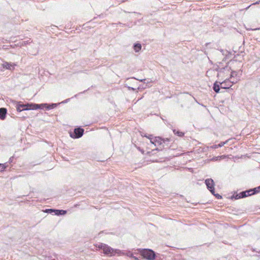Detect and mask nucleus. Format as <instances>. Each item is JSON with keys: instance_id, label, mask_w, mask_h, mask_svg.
<instances>
[{"instance_id": "25", "label": "nucleus", "mask_w": 260, "mask_h": 260, "mask_svg": "<svg viewBox=\"0 0 260 260\" xmlns=\"http://www.w3.org/2000/svg\"><path fill=\"white\" fill-rule=\"evenodd\" d=\"M140 81L144 83H148L149 82L147 81V82H146L147 81V80L146 79H142V80H140Z\"/></svg>"}, {"instance_id": "9", "label": "nucleus", "mask_w": 260, "mask_h": 260, "mask_svg": "<svg viewBox=\"0 0 260 260\" xmlns=\"http://www.w3.org/2000/svg\"><path fill=\"white\" fill-rule=\"evenodd\" d=\"M7 110L5 108H0V119L4 120L6 118Z\"/></svg>"}, {"instance_id": "19", "label": "nucleus", "mask_w": 260, "mask_h": 260, "mask_svg": "<svg viewBox=\"0 0 260 260\" xmlns=\"http://www.w3.org/2000/svg\"><path fill=\"white\" fill-rule=\"evenodd\" d=\"M239 194H240V197L241 199L247 197L246 192H245V191H243L239 193Z\"/></svg>"}, {"instance_id": "26", "label": "nucleus", "mask_w": 260, "mask_h": 260, "mask_svg": "<svg viewBox=\"0 0 260 260\" xmlns=\"http://www.w3.org/2000/svg\"><path fill=\"white\" fill-rule=\"evenodd\" d=\"M13 159H14V157H13V156L9 158V162L11 163V162H12V161H13Z\"/></svg>"}, {"instance_id": "4", "label": "nucleus", "mask_w": 260, "mask_h": 260, "mask_svg": "<svg viewBox=\"0 0 260 260\" xmlns=\"http://www.w3.org/2000/svg\"><path fill=\"white\" fill-rule=\"evenodd\" d=\"M84 129L81 127L76 128L73 132L70 133V136L74 139H78L81 138L84 133Z\"/></svg>"}, {"instance_id": "27", "label": "nucleus", "mask_w": 260, "mask_h": 260, "mask_svg": "<svg viewBox=\"0 0 260 260\" xmlns=\"http://www.w3.org/2000/svg\"><path fill=\"white\" fill-rule=\"evenodd\" d=\"M169 140H170V139H168V138L165 139V143L166 142H167H167H168V141H169Z\"/></svg>"}, {"instance_id": "14", "label": "nucleus", "mask_w": 260, "mask_h": 260, "mask_svg": "<svg viewBox=\"0 0 260 260\" xmlns=\"http://www.w3.org/2000/svg\"><path fill=\"white\" fill-rule=\"evenodd\" d=\"M57 104H47V106H46V109L47 110L52 109L56 107Z\"/></svg>"}, {"instance_id": "24", "label": "nucleus", "mask_w": 260, "mask_h": 260, "mask_svg": "<svg viewBox=\"0 0 260 260\" xmlns=\"http://www.w3.org/2000/svg\"><path fill=\"white\" fill-rule=\"evenodd\" d=\"M54 210L53 209H47L46 210V212L49 213H52L53 212L54 213Z\"/></svg>"}, {"instance_id": "20", "label": "nucleus", "mask_w": 260, "mask_h": 260, "mask_svg": "<svg viewBox=\"0 0 260 260\" xmlns=\"http://www.w3.org/2000/svg\"><path fill=\"white\" fill-rule=\"evenodd\" d=\"M254 191L255 192V194L260 192V185L257 187L253 188Z\"/></svg>"}, {"instance_id": "8", "label": "nucleus", "mask_w": 260, "mask_h": 260, "mask_svg": "<svg viewBox=\"0 0 260 260\" xmlns=\"http://www.w3.org/2000/svg\"><path fill=\"white\" fill-rule=\"evenodd\" d=\"M32 110H37V109H42L43 108H46V106H47V103L41 104H37L32 103Z\"/></svg>"}, {"instance_id": "23", "label": "nucleus", "mask_w": 260, "mask_h": 260, "mask_svg": "<svg viewBox=\"0 0 260 260\" xmlns=\"http://www.w3.org/2000/svg\"><path fill=\"white\" fill-rule=\"evenodd\" d=\"M232 199H235V200H237V199H241L240 198V194L239 193V194H237L236 195H234L232 196Z\"/></svg>"}, {"instance_id": "22", "label": "nucleus", "mask_w": 260, "mask_h": 260, "mask_svg": "<svg viewBox=\"0 0 260 260\" xmlns=\"http://www.w3.org/2000/svg\"><path fill=\"white\" fill-rule=\"evenodd\" d=\"M212 194H213L217 199H221L222 198V196L218 193H215L214 192Z\"/></svg>"}, {"instance_id": "16", "label": "nucleus", "mask_w": 260, "mask_h": 260, "mask_svg": "<svg viewBox=\"0 0 260 260\" xmlns=\"http://www.w3.org/2000/svg\"><path fill=\"white\" fill-rule=\"evenodd\" d=\"M238 77V78H236L238 79V81L239 80V78H240V76H238V73L236 72V71H232L231 72V78H232V77ZM234 80H235V79H234Z\"/></svg>"}, {"instance_id": "5", "label": "nucleus", "mask_w": 260, "mask_h": 260, "mask_svg": "<svg viewBox=\"0 0 260 260\" xmlns=\"http://www.w3.org/2000/svg\"><path fill=\"white\" fill-rule=\"evenodd\" d=\"M237 79L235 80H233L232 81H230L229 80H225L222 82H219V84H220V86L221 88L223 89H229L231 87L233 84L237 83L238 81Z\"/></svg>"}, {"instance_id": "6", "label": "nucleus", "mask_w": 260, "mask_h": 260, "mask_svg": "<svg viewBox=\"0 0 260 260\" xmlns=\"http://www.w3.org/2000/svg\"><path fill=\"white\" fill-rule=\"evenodd\" d=\"M205 184L211 193H214V182L213 179L211 178L206 179Z\"/></svg>"}, {"instance_id": "31", "label": "nucleus", "mask_w": 260, "mask_h": 260, "mask_svg": "<svg viewBox=\"0 0 260 260\" xmlns=\"http://www.w3.org/2000/svg\"><path fill=\"white\" fill-rule=\"evenodd\" d=\"M52 260H55V259H52Z\"/></svg>"}, {"instance_id": "11", "label": "nucleus", "mask_w": 260, "mask_h": 260, "mask_svg": "<svg viewBox=\"0 0 260 260\" xmlns=\"http://www.w3.org/2000/svg\"><path fill=\"white\" fill-rule=\"evenodd\" d=\"M67 213V211L64 210H58L55 209L54 210V214L56 215H63Z\"/></svg>"}, {"instance_id": "10", "label": "nucleus", "mask_w": 260, "mask_h": 260, "mask_svg": "<svg viewBox=\"0 0 260 260\" xmlns=\"http://www.w3.org/2000/svg\"><path fill=\"white\" fill-rule=\"evenodd\" d=\"M219 82H220L216 81L213 84V89L216 93H219L220 89L221 86L220 84H219Z\"/></svg>"}, {"instance_id": "13", "label": "nucleus", "mask_w": 260, "mask_h": 260, "mask_svg": "<svg viewBox=\"0 0 260 260\" xmlns=\"http://www.w3.org/2000/svg\"><path fill=\"white\" fill-rule=\"evenodd\" d=\"M228 142V140L225 141V142H221L218 145H214L212 146V148L216 149L218 148L219 147H221L223 146L224 144H226Z\"/></svg>"}, {"instance_id": "7", "label": "nucleus", "mask_w": 260, "mask_h": 260, "mask_svg": "<svg viewBox=\"0 0 260 260\" xmlns=\"http://www.w3.org/2000/svg\"><path fill=\"white\" fill-rule=\"evenodd\" d=\"M16 64L14 63H10L8 62H4L2 64V66L3 68L6 69L7 70H13L14 69V67Z\"/></svg>"}, {"instance_id": "29", "label": "nucleus", "mask_w": 260, "mask_h": 260, "mask_svg": "<svg viewBox=\"0 0 260 260\" xmlns=\"http://www.w3.org/2000/svg\"><path fill=\"white\" fill-rule=\"evenodd\" d=\"M131 89H132V90H135V89H134V88H133V87H132V88H131Z\"/></svg>"}, {"instance_id": "1", "label": "nucleus", "mask_w": 260, "mask_h": 260, "mask_svg": "<svg viewBox=\"0 0 260 260\" xmlns=\"http://www.w3.org/2000/svg\"><path fill=\"white\" fill-rule=\"evenodd\" d=\"M99 249H101L103 250V253L109 256L114 255V253H118V251L119 250L118 249L114 250L111 247L109 246L108 245L103 243H100L98 244L96 246Z\"/></svg>"}, {"instance_id": "17", "label": "nucleus", "mask_w": 260, "mask_h": 260, "mask_svg": "<svg viewBox=\"0 0 260 260\" xmlns=\"http://www.w3.org/2000/svg\"><path fill=\"white\" fill-rule=\"evenodd\" d=\"M246 192L247 197L255 194V192L252 189H250L245 191Z\"/></svg>"}, {"instance_id": "12", "label": "nucleus", "mask_w": 260, "mask_h": 260, "mask_svg": "<svg viewBox=\"0 0 260 260\" xmlns=\"http://www.w3.org/2000/svg\"><path fill=\"white\" fill-rule=\"evenodd\" d=\"M133 48L136 52H139L142 48V45L140 43H135L133 45Z\"/></svg>"}, {"instance_id": "21", "label": "nucleus", "mask_w": 260, "mask_h": 260, "mask_svg": "<svg viewBox=\"0 0 260 260\" xmlns=\"http://www.w3.org/2000/svg\"><path fill=\"white\" fill-rule=\"evenodd\" d=\"M5 168H6V166H5V164H0V171L1 172L3 171Z\"/></svg>"}, {"instance_id": "2", "label": "nucleus", "mask_w": 260, "mask_h": 260, "mask_svg": "<svg viewBox=\"0 0 260 260\" xmlns=\"http://www.w3.org/2000/svg\"><path fill=\"white\" fill-rule=\"evenodd\" d=\"M141 255L143 258L148 260H154L156 254L155 252L150 249H144L141 251Z\"/></svg>"}, {"instance_id": "3", "label": "nucleus", "mask_w": 260, "mask_h": 260, "mask_svg": "<svg viewBox=\"0 0 260 260\" xmlns=\"http://www.w3.org/2000/svg\"><path fill=\"white\" fill-rule=\"evenodd\" d=\"M32 103H27L23 104L21 102H19L16 105L17 111L21 112L23 110H32Z\"/></svg>"}, {"instance_id": "30", "label": "nucleus", "mask_w": 260, "mask_h": 260, "mask_svg": "<svg viewBox=\"0 0 260 260\" xmlns=\"http://www.w3.org/2000/svg\"><path fill=\"white\" fill-rule=\"evenodd\" d=\"M134 257L135 258V259H138V258L137 257H134Z\"/></svg>"}, {"instance_id": "15", "label": "nucleus", "mask_w": 260, "mask_h": 260, "mask_svg": "<svg viewBox=\"0 0 260 260\" xmlns=\"http://www.w3.org/2000/svg\"><path fill=\"white\" fill-rule=\"evenodd\" d=\"M155 141L159 144L161 145L163 143H165V139L161 138L160 137H156Z\"/></svg>"}, {"instance_id": "28", "label": "nucleus", "mask_w": 260, "mask_h": 260, "mask_svg": "<svg viewBox=\"0 0 260 260\" xmlns=\"http://www.w3.org/2000/svg\"><path fill=\"white\" fill-rule=\"evenodd\" d=\"M224 68L220 69V70H219V72H220L221 70H224Z\"/></svg>"}, {"instance_id": "18", "label": "nucleus", "mask_w": 260, "mask_h": 260, "mask_svg": "<svg viewBox=\"0 0 260 260\" xmlns=\"http://www.w3.org/2000/svg\"><path fill=\"white\" fill-rule=\"evenodd\" d=\"M173 132L175 135H177L179 137H182L184 136V133L182 132L176 131V129H173Z\"/></svg>"}]
</instances>
